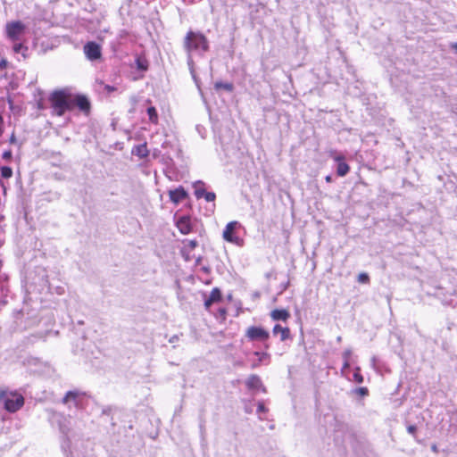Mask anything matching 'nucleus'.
<instances>
[{"label": "nucleus", "mask_w": 457, "mask_h": 457, "mask_svg": "<svg viewBox=\"0 0 457 457\" xmlns=\"http://www.w3.org/2000/svg\"><path fill=\"white\" fill-rule=\"evenodd\" d=\"M184 48L188 54V58L191 59L193 52L203 54L208 51L209 42L204 34L190 30L184 38Z\"/></svg>", "instance_id": "f257e3e1"}, {"label": "nucleus", "mask_w": 457, "mask_h": 457, "mask_svg": "<svg viewBox=\"0 0 457 457\" xmlns=\"http://www.w3.org/2000/svg\"><path fill=\"white\" fill-rule=\"evenodd\" d=\"M53 112L62 116L67 110H71V94L68 90H57L49 97Z\"/></svg>", "instance_id": "f03ea898"}, {"label": "nucleus", "mask_w": 457, "mask_h": 457, "mask_svg": "<svg viewBox=\"0 0 457 457\" xmlns=\"http://www.w3.org/2000/svg\"><path fill=\"white\" fill-rule=\"evenodd\" d=\"M0 401L4 403L5 410L10 412L18 411L24 404L23 396L13 392L0 391Z\"/></svg>", "instance_id": "7ed1b4c3"}, {"label": "nucleus", "mask_w": 457, "mask_h": 457, "mask_svg": "<svg viewBox=\"0 0 457 457\" xmlns=\"http://www.w3.org/2000/svg\"><path fill=\"white\" fill-rule=\"evenodd\" d=\"M241 228L242 226L239 222H228L223 230V239L238 246H242L244 245V239L239 236V231Z\"/></svg>", "instance_id": "20e7f679"}, {"label": "nucleus", "mask_w": 457, "mask_h": 457, "mask_svg": "<svg viewBox=\"0 0 457 457\" xmlns=\"http://www.w3.org/2000/svg\"><path fill=\"white\" fill-rule=\"evenodd\" d=\"M245 336L251 341L261 342H266L270 337V334L267 330L262 327L255 326L249 327L245 331Z\"/></svg>", "instance_id": "39448f33"}, {"label": "nucleus", "mask_w": 457, "mask_h": 457, "mask_svg": "<svg viewBox=\"0 0 457 457\" xmlns=\"http://www.w3.org/2000/svg\"><path fill=\"white\" fill-rule=\"evenodd\" d=\"M24 29L25 27L21 21H12L6 25L7 37L12 41L19 40L21 35L24 32Z\"/></svg>", "instance_id": "423d86ee"}, {"label": "nucleus", "mask_w": 457, "mask_h": 457, "mask_svg": "<svg viewBox=\"0 0 457 457\" xmlns=\"http://www.w3.org/2000/svg\"><path fill=\"white\" fill-rule=\"evenodd\" d=\"M84 54L90 61H96L102 56L101 46L95 42H88L84 46Z\"/></svg>", "instance_id": "0eeeda50"}, {"label": "nucleus", "mask_w": 457, "mask_h": 457, "mask_svg": "<svg viewBox=\"0 0 457 457\" xmlns=\"http://www.w3.org/2000/svg\"><path fill=\"white\" fill-rule=\"evenodd\" d=\"M78 106L81 111L88 112L90 109V103L84 96H72L71 95V109Z\"/></svg>", "instance_id": "6e6552de"}, {"label": "nucleus", "mask_w": 457, "mask_h": 457, "mask_svg": "<svg viewBox=\"0 0 457 457\" xmlns=\"http://www.w3.org/2000/svg\"><path fill=\"white\" fill-rule=\"evenodd\" d=\"M221 300V293L219 288L215 287L212 290L210 295L204 301V306L207 310L210 309L212 304L218 303Z\"/></svg>", "instance_id": "1a4fd4ad"}, {"label": "nucleus", "mask_w": 457, "mask_h": 457, "mask_svg": "<svg viewBox=\"0 0 457 457\" xmlns=\"http://www.w3.org/2000/svg\"><path fill=\"white\" fill-rule=\"evenodd\" d=\"M170 199L175 203L178 204L181 202L183 199L187 197V192L182 187H179V188H176L174 190H170L169 192Z\"/></svg>", "instance_id": "9d476101"}, {"label": "nucleus", "mask_w": 457, "mask_h": 457, "mask_svg": "<svg viewBox=\"0 0 457 457\" xmlns=\"http://www.w3.org/2000/svg\"><path fill=\"white\" fill-rule=\"evenodd\" d=\"M177 227H178L179 230L184 235L190 233V231H191L190 219L186 216L179 218V220L177 221Z\"/></svg>", "instance_id": "9b49d317"}, {"label": "nucleus", "mask_w": 457, "mask_h": 457, "mask_svg": "<svg viewBox=\"0 0 457 457\" xmlns=\"http://www.w3.org/2000/svg\"><path fill=\"white\" fill-rule=\"evenodd\" d=\"M270 317L274 320H283V321H286L290 317V314H289V312L287 310L276 309V310H273L270 312Z\"/></svg>", "instance_id": "f8f14e48"}, {"label": "nucleus", "mask_w": 457, "mask_h": 457, "mask_svg": "<svg viewBox=\"0 0 457 457\" xmlns=\"http://www.w3.org/2000/svg\"><path fill=\"white\" fill-rule=\"evenodd\" d=\"M253 354L258 358V361L252 364L253 368L259 366L262 362L266 364L270 362V356L269 353L265 352H254Z\"/></svg>", "instance_id": "ddd939ff"}, {"label": "nucleus", "mask_w": 457, "mask_h": 457, "mask_svg": "<svg viewBox=\"0 0 457 457\" xmlns=\"http://www.w3.org/2000/svg\"><path fill=\"white\" fill-rule=\"evenodd\" d=\"M273 334H280V339L281 341H285L289 337L290 330L288 328H283L280 325L277 324L273 328Z\"/></svg>", "instance_id": "4468645a"}, {"label": "nucleus", "mask_w": 457, "mask_h": 457, "mask_svg": "<svg viewBox=\"0 0 457 457\" xmlns=\"http://www.w3.org/2000/svg\"><path fill=\"white\" fill-rule=\"evenodd\" d=\"M245 384L249 388L253 389H258L262 386L260 378L256 375L250 376L246 379Z\"/></svg>", "instance_id": "2eb2a0df"}, {"label": "nucleus", "mask_w": 457, "mask_h": 457, "mask_svg": "<svg viewBox=\"0 0 457 457\" xmlns=\"http://www.w3.org/2000/svg\"><path fill=\"white\" fill-rule=\"evenodd\" d=\"M194 188H195V195L197 198H201L204 196V194L205 192L204 190V184L203 181H196L194 183Z\"/></svg>", "instance_id": "dca6fc26"}, {"label": "nucleus", "mask_w": 457, "mask_h": 457, "mask_svg": "<svg viewBox=\"0 0 457 457\" xmlns=\"http://www.w3.org/2000/svg\"><path fill=\"white\" fill-rule=\"evenodd\" d=\"M350 170L349 165L345 162H340L337 165V173L340 177L345 176Z\"/></svg>", "instance_id": "f3484780"}, {"label": "nucleus", "mask_w": 457, "mask_h": 457, "mask_svg": "<svg viewBox=\"0 0 457 457\" xmlns=\"http://www.w3.org/2000/svg\"><path fill=\"white\" fill-rule=\"evenodd\" d=\"M147 114L149 116L150 122H152L154 124L158 123V114H157V111L154 107H153V106L149 107L147 109Z\"/></svg>", "instance_id": "a211bd4d"}, {"label": "nucleus", "mask_w": 457, "mask_h": 457, "mask_svg": "<svg viewBox=\"0 0 457 457\" xmlns=\"http://www.w3.org/2000/svg\"><path fill=\"white\" fill-rule=\"evenodd\" d=\"M79 395V393L77 391H69L63 398V403H67L70 401H75Z\"/></svg>", "instance_id": "6ab92c4d"}, {"label": "nucleus", "mask_w": 457, "mask_h": 457, "mask_svg": "<svg viewBox=\"0 0 457 457\" xmlns=\"http://www.w3.org/2000/svg\"><path fill=\"white\" fill-rule=\"evenodd\" d=\"M1 176L4 179H10L12 176V170L7 166L2 167L1 168Z\"/></svg>", "instance_id": "aec40b11"}, {"label": "nucleus", "mask_w": 457, "mask_h": 457, "mask_svg": "<svg viewBox=\"0 0 457 457\" xmlns=\"http://www.w3.org/2000/svg\"><path fill=\"white\" fill-rule=\"evenodd\" d=\"M215 87H216V88H224V89H226V90H228V91H231V90H232V88H233V87H232V85H231V84H228V83L223 84V83H221V82H217V83L215 84Z\"/></svg>", "instance_id": "412c9836"}, {"label": "nucleus", "mask_w": 457, "mask_h": 457, "mask_svg": "<svg viewBox=\"0 0 457 457\" xmlns=\"http://www.w3.org/2000/svg\"><path fill=\"white\" fill-rule=\"evenodd\" d=\"M358 281L360 283H363V284L369 283V281H370L369 275L367 273H361V274H359Z\"/></svg>", "instance_id": "4be33fe9"}, {"label": "nucleus", "mask_w": 457, "mask_h": 457, "mask_svg": "<svg viewBox=\"0 0 457 457\" xmlns=\"http://www.w3.org/2000/svg\"><path fill=\"white\" fill-rule=\"evenodd\" d=\"M137 154L139 155V156H146L147 155V150H146V147L145 145H140L137 148Z\"/></svg>", "instance_id": "5701e85b"}, {"label": "nucleus", "mask_w": 457, "mask_h": 457, "mask_svg": "<svg viewBox=\"0 0 457 457\" xmlns=\"http://www.w3.org/2000/svg\"><path fill=\"white\" fill-rule=\"evenodd\" d=\"M207 202H212L215 200V194L212 192H204V196Z\"/></svg>", "instance_id": "b1692460"}, {"label": "nucleus", "mask_w": 457, "mask_h": 457, "mask_svg": "<svg viewBox=\"0 0 457 457\" xmlns=\"http://www.w3.org/2000/svg\"><path fill=\"white\" fill-rule=\"evenodd\" d=\"M12 157V151L8 150V151H5L4 152L3 154V158L6 161H10Z\"/></svg>", "instance_id": "393cba45"}, {"label": "nucleus", "mask_w": 457, "mask_h": 457, "mask_svg": "<svg viewBox=\"0 0 457 457\" xmlns=\"http://www.w3.org/2000/svg\"><path fill=\"white\" fill-rule=\"evenodd\" d=\"M353 378L357 383H362L363 381L362 376L359 372L353 374Z\"/></svg>", "instance_id": "a878e982"}, {"label": "nucleus", "mask_w": 457, "mask_h": 457, "mask_svg": "<svg viewBox=\"0 0 457 457\" xmlns=\"http://www.w3.org/2000/svg\"><path fill=\"white\" fill-rule=\"evenodd\" d=\"M416 429H417V428H416V426H414V425H410V426H408V428H407V431H408L410 434H411V435H414V434H415Z\"/></svg>", "instance_id": "bb28decb"}, {"label": "nucleus", "mask_w": 457, "mask_h": 457, "mask_svg": "<svg viewBox=\"0 0 457 457\" xmlns=\"http://www.w3.org/2000/svg\"><path fill=\"white\" fill-rule=\"evenodd\" d=\"M333 159L337 162L338 163L340 162H344V156L340 155V154H336V155H333Z\"/></svg>", "instance_id": "cd10ccee"}, {"label": "nucleus", "mask_w": 457, "mask_h": 457, "mask_svg": "<svg viewBox=\"0 0 457 457\" xmlns=\"http://www.w3.org/2000/svg\"><path fill=\"white\" fill-rule=\"evenodd\" d=\"M358 393L361 395H366L368 394V389L366 387H361L358 389Z\"/></svg>", "instance_id": "c85d7f7f"}, {"label": "nucleus", "mask_w": 457, "mask_h": 457, "mask_svg": "<svg viewBox=\"0 0 457 457\" xmlns=\"http://www.w3.org/2000/svg\"><path fill=\"white\" fill-rule=\"evenodd\" d=\"M7 65V61L5 59H3L0 61V70H3L6 67Z\"/></svg>", "instance_id": "c756f323"}, {"label": "nucleus", "mask_w": 457, "mask_h": 457, "mask_svg": "<svg viewBox=\"0 0 457 457\" xmlns=\"http://www.w3.org/2000/svg\"><path fill=\"white\" fill-rule=\"evenodd\" d=\"M3 125H4V119H3V117L0 115V137L2 136V134H3V132H4Z\"/></svg>", "instance_id": "7c9ffc66"}, {"label": "nucleus", "mask_w": 457, "mask_h": 457, "mask_svg": "<svg viewBox=\"0 0 457 457\" xmlns=\"http://www.w3.org/2000/svg\"><path fill=\"white\" fill-rule=\"evenodd\" d=\"M21 48H22V46H21V44H16V45H14V46H13V50H14V52H16V53L20 52Z\"/></svg>", "instance_id": "2f4dec72"}, {"label": "nucleus", "mask_w": 457, "mask_h": 457, "mask_svg": "<svg viewBox=\"0 0 457 457\" xmlns=\"http://www.w3.org/2000/svg\"><path fill=\"white\" fill-rule=\"evenodd\" d=\"M258 411H259V412L265 411V407H264L263 403H260L258 404Z\"/></svg>", "instance_id": "473e14b6"}, {"label": "nucleus", "mask_w": 457, "mask_h": 457, "mask_svg": "<svg viewBox=\"0 0 457 457\" xmlns=\"http://www.w3.org/2000/svg\"><path fill=\"white\" fill-rule=\"evenodd\" d=\"M350 355H351V351H349V350H348V351H345V352L344 353V358H345V360L349 361V357H350Z\"/></svg>", "instance_id": "72a5a7b5"}, {"label": "nucleus", "mask_w": 457, "mask_h": 457, "mask_svg": "<svg viewBox=\"0 0 457 457\" xmlns=\"http://www.w3.org/2000/svg\"><path fill=\"white\" fill-rule=\"evenodd\" d=\"M349 366H350V364H349V361L345 360V363H344V366H343V370L349 368Z\"/></svg>", "instance_id": "f704fd0d"}, {"label": "nucleus", "mask_w": 457, "mask_h": 457, "mask_svg": "<svg viewBox=\"0 0 457 457\" xmlns=\"http://www.w3.org/2000/svg\"><path fill=\"white\" fill-rule=\"evenodd\" d=\"M105 90L107 92H112L114 90V87H111V86H105Z\"/></svg>", "instance_id": "c9c22d12"}, {"label": "nucleus", "mask_w": 457, "mask_h": 457, "mask_svg": "<svg viewBox=\"0 0 457 457\" xmlns=\"http://www.w3.org/2000/svg\"><path fill=\"white\" fill-rule=\"evenodd\" d=\"M325 180L328 182V183H330L332 181V178L330 175H328L326 178H325Z\"/></svg>", "instance_id": "e433bc0d"}, {"label": "nucleus", "mask_w": 457, "mask_h": 457, "mask_svg": "<svg viewBox=\"0 0 457 457\" xmlns=\"http://www.w3.org/2000/svg\"><path fill=\"white\" fill-rule=\"evenodd\" d=\"M189 245H190L191 248H195L196 246V242L195 241H190Z\"/></svg>", "instance_id": "4c0bfd02"}, {"label": "nucleus", "mask_w": 457, "mask_h": 457, "mask_svg": "<svg viewBox=\"0 0 457 457\" xmlns=\"http://www.w3.org/2000/svg\"><path fill=\"white\" fill-rule=\"evenodd\" d=\"M431 449H432V451H433V452L437 453V447H436V445H432Z\"/></svg>", "instance_id": "58836bf2"}, {"label": "nucleus", "mask_w": 457, "mask_h": 457, "mask_svg": "<svg viewBox=\"0 0 457 457\" xmlns=\"http://www.w3.org/2000/svg\"><path fill=\"white\" fill-rule=\"evenodd\" d=\"M220 312V313H221V315H222V316H225V314H226V311H225L224 309H221Z\"/></svg>", "instance_id": "ea45409f"}, {"label": "nucleus", "mask_w": 457, "mask_h": 457, "mask_svg": "<svg viewBox=\"0 0 457 457\" xmlns=\"http://www.w3.org/2000/svg\"><path fill=\"white\" fill-rule=\"evenodd\" d=\"M10 141H11L12 143H13V142L15 141V137H14V136H13V135L11 137Z\"/></svg>", "instance_id": "a19ab883"}]
</instances>
